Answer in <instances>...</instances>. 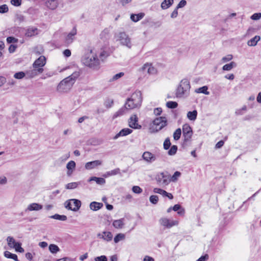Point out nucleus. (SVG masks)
I'll return each mask as SVG.
<instances>
[{"instance_id":"obj_34","label":"nucleus","mask_w":261,"mask_h":261,"mask_svg":"<svg viewBox=\"0 0 261 261\" xmlns=\"http://www.w3.org/2000/svg\"><path fill=\"white\" fill-rule=\"evenodd\" d=\"M207 89H208L207 87L204 86L200 87L198 89H196L195 92L196 93H201L205 94L206 95H208L210 93H209V92L207 91Z\"/></svg>"},{"instance_id":"obj_7","label":"nucleus","mask_w":261,"mask_h":261,"mask_svg":"<svg viewBox=\"0 0 261 261\" xmlns=\"http://www.w3.org/2000/svg\"><path fill=\"white\" fill-rule=\"evenodd\" d=\"M156 131L160 130L167 125V119L165 117H160L155 119L153 122Z\"/></svg>"},{"instance_id":"obj_58","label":"nucleus","mask_w":261,"mask_h":261,"mask_svg":"<svg viewBox=\"0 0 261 261\" xmlns=\"http://www.w3.org/2000/svg\"><path fill=\"white\" fill-rule=\"evenodd\" d=\"M232 59V56L231 55H228L227 56L223 57V58L222 59V60L224 62H226L230 61Z\"/></svg>"},{"instance_id":"obj_19","label":"nucleus","mask_w":261,"mask_h":261,"mask_svg":"<svg viewBox=\"0 0 261 261\" xmlns=\"http://www.w3.org/2000/svg\"><path fill=\"white\" fill-rule=\"evenodd\" d=\"M103 206L102 203L97 202L95 201H93L90 204V208L91 210L96 211L99 209H100Z\"/></svg>"},{"instance_id":"obj_46","label":"nucleus","mask_w":261,"mask_h":261,"mask_svg":"<svg viewBox=\"0 0 261 261\" xmlns=\"http://www.w3.org/2000/svg\"><path fill=\"white\" fill-rule=\"evenodd\" d=\"M181 173L179 171H175L171 179L172 181H176L177 180V177L180 176Z\"/></svg>"},{"instance_id":"obj_60","label":"nucleus","mask_w":261,"mask_h":261,"mask_svg":"<svg viewBox=\"0 0 261 261\" xmlns=\"http://www.w3.org/2000/svg\"><path fill=\"white\" fill-rule=\"evenodd\" d=\"M124 75V73L123 72H120L119 73H117L113 76V80H116L121 77H122Z\"/></svg>"},{"instance_id":"obj_64","label":"nucleus","mask_w":261,"mask_h":261,"mask_svg":"<svg viewBox=\"0 0 261 261\" xmlns=\"http://www.w3.org/2000/svg\"><path fill=\"white\" fill-rule=\"evenodd\" d=\"M143 261H154V259L153 257L146 255L144 258Z\"/></svg>"},{"instance_id":"obj_36","label":"nucleus","mask_w":261,"mask_h":261,"mask_svg":"<svg viewBox=\"0 0 261 261\" xmlns=\"http://www.w3.org/2000/svg\"><path fill=\"white\" fill-rule=\"evenodd\" d=\"M75 166V162L73 161H70L67 164L66 168L67 170H74Z\"/></svg>"},{"instance_id":"obj_15","label":"nucleus","mask_w":261,"mask_h":261,"mask_svg":"<svg viewBox=\"0 0 261 261\" xmlns=\"http://www.w3.org/2000/svg\"><path fill=\"white\" fill-rule=\"evenodd\" d=\"M76 34V30L73 28L71 31L67 35L65 38V43L69 44L72 42L74 40V36Z\"/></svg>"},{"instance_id":"obj_33","label":"nucleus","mask_w":261,"mask_h":261,"mask_svg":"<svg viewBox=\"0 0 261 261\" xmlns=\"http://www.w3.org/2000/svg\"><path fill=\"white\" fill-rule=\"evenodd\" d=\"M80 75V73L79 71H75L71 75L66 77V79H68V80L72 81L74 83V80L76 79Z\"/></svg>"},{"instance_id":"obj_22","label":"nucleus","mask_w":261,"mask_h":261,"mask_svg":"<svg viewBox=\"0 0 261 261\" xmlns=\"http://www.w3.org/2000/svg\"><path fill=\"white\" fill-rule=\"evenodd\" d=\"M124 218H121L119 220H114L113 223V226L116 228H122L124 225Z\"/></svg>"},{"instance_id":"obj_8","label":"nucleus","mask_w":261,"mask_h":261,"mask_svg":"<svg viewBox=\"0 0 261 261\" xmlns=\"http://www.w3.org/2000/svg\"><path fill=\"white\" fill-rule=\"evenodd\" d=\"M182 134L184 138V142H188L190 140L192 136V130L188 124H185L182 127Z\"/></svg>"},{"instance_id":"obj_31","label":"nucleus","mask_w":261,"mask_h":261,"mask_svg":"<svg viewBox=\"0 0 261 261\" xmlns=\"http://www.w3.org/2000/svg\"><path fill=\"white\" fill-rule=\"evenodd\" d=\"M236 63L234 62H231L229 64H225L222 67L223 70L229 71L233 67L236 66Z\"/></svg>"},{"instance_id":"obj_24","label":"nucleus","mask_w":261,"mask_h":261,"mask_svg":"<svg viewBox=\"0 0 261 261\" xmlns=\"http://www.w3.org/2000/svg\"><path fill=\"white\" fill-rule=\"evenodd\" d=\"M173 0H164L161 4V8L165 10L169 8L173 3Z\"/></svg>"},{"instance_id":"obj_41","label":"nucleus","mask_w":261,"mask_h":261,"mask_svg":"<svg viewBox=\"0 0 261 261\" xmlns=\"http://www.w3.org/2000/svg\"><path fill=\"white\" fill-rule=\"evenodd\" d=\"M165 150H168L169 148H164ZM178 148H170V149L168 151V154L169 155H174L177 150Z\"/></svg>"},{"instance_id":"obj_57","label":"nucleus","mask_w":261,"mask_h":261,"mask_svg":"<svg viewBox=\"0 0 261 261\" xmlns=\"http://www.w3.org/2000/svg\"><path fill=\"white\" fill-rule=\"evenodd\" d=\"M208 255L207 254H205L204 255H202L200 257L197 261H206L208 259Z\"/></svg>"},{"instance_id":"obj_28","label":"nucleus","mask_w":261,"mask_h":261,"mask_svg":"<svg viewBox=\"0 0 261 261\" xmlns=\"http://www.w3.org/2000/svg\"><path fill=\"white\" fill-rule=\"evenodd\" d=\"M50 218L54 219L60 221H66L67 219V217L65 215H60L58 214H56L54 215L49 216Z\"/></svg>"},{"instance_id":"obj_45","label":"nucleus","mask_w":261,"mask_h":261,"mask_svg":"<svg viewBox=\"0 0 261 261\" xmlns=\"http://www.w3.org/2000/svg\"><path fill=\"white\" fill-rule=\"evenodd\" d=\"M132 191L136 194H140L142 192V189L139 186H134L132 188Z\"/></svg>"},{"instance_id":"obj_14","label":"nucleus","mask_w":261,"mask_h":261,"mask_svg":"<svg viewBox=\"0 0 261 261\" xmlns=\"http://www.w3.org/2000/svg\"><path fill=\"white\" fill-rule=\"evenodd\" d=\"M58 5V0H46L45 2V6L52 10H55Z\"/></svg>"},{"instance_id":"obj_62","label":"nucleus","mask_w":261,"mask_h":261,"mask_svg":"<svg viewBox=\"0 0 261 261\" xmlns=\"http://www.w3.org/2000/svg\"><path fill=\"white\" fill-rule=\"evenodd\" d=\"M63 55L66 57H69L71 56V51L68 49H66L64 50Z\"/></svg>"},{"instance_id":"obj_13","label":"nucleus","mask_w":261,"mask_h":261,"mask_svg":"<svg viewBox=\"0 0 261 261\" xmlns=\"http://www.w3.org/2000/svg\"><path fill=\"white\" fill-rule=\"evenodd\" d=\"M102 161L100 160H95L91 162H89L86 163L85 167L87 170H90L94 168L96 166L101 165Z\"/></svg>"},{"instance_id":"obj_5","label":"nucleus","mask_w":261,"mask_h":261,"mask_svg":"<svg viewBox=\"0 0 261 261\" xmlns=\"http://www.w3.org/2000/svg\"><path fill=\"white\" fill-rule=\"evenodd\" d=\"M115 36L117 40L119 41L122 45L131 48L132 46L131 39L125 32H119Z\"/></svg>"},{"instance_id":"obj_43","label":"nucleus","mask_w":261,"mask_h":261,"mask_svg":"<svg viewBox=\"0 0 261 261\" xmlns=\"http://www.w3.org/2000/svg\"><path fill=\"white\" fill-rule=\"evenodd\" d=\"M71 201H72L71 199H69V200L66 201L64 203V206L66 209L73 211V208L71 207Z\"/></svg>"},{"instance_id":"obj_20","label":"nucleus","mask_w":261,"mask_h":261,"mask_svg":"<svg viewBox=\"0 0 261 261\" xmlns=\"http://www.w3.org/2000/svg\"><path fill=\"white\" fill-rule=\"evenodd\" d=\"M260 36L256 35L248 41L247 45L250 46H254L257 44V42L260 40Z\"/></svg>"},{"instance_id":"obj_9","label":"nucleus","mask_w":261,"mask_h":261,"mask_svg":"<svg viewBox=\"0 0 261 261\" xmlns=\"http://www.w3.org/2000/svg\"><path fill=\"white\" fill-rule=\"evenodd\" d=\"M159 221L161 225L167 228H170L172 226L178 224L177 221L170 220L166 218H162L160 219Z\"/></svg>"},{"instance_id":"obj_11","label":"nucleus","mask_w":261,"mask_h":261,"mask_svg":"<svg viewBox=\"0 0 261 261\" xmlns=\"http://www.w3.org/2000/svg\"><path fill=\"white\" fill-rule=\"evenodd\" d=\"M141 70L142 71L147 70L148 73L149 74H155L157 72L156 69L152 66V64L148 63L145 64L142 66Z\"/></svg>"},{"instance_id":"obj_30","label":"nucleus","mask_w":261,"mask_h":261,"mask_svg":"<svg viewBox=\"0 0 261 261\" xmlns=\"http://www.w3.org/2000/svg\"><path fill=\"white\" fill-rule=\"evenodd\" d=\"M12 248H15L16 252L23 253L24 250L21 247V243L20 242H16L14 245H13Z\"/></svg>"},{"instance_id":"obj_1","label":"nucleus","mask_w":261,"mask_h":261,"mask_svg":"<svg viewBox=\"0 0 261 261\" xmlns=\"http://www.w3.org/2000/svg\"><path fill=\"white\" fill-rule=\"evenodd\" d=\"M142 101V97L141 92L139 91H135L132 94L130 98L127 99L124 107L114 113L113 119H114L126 114L129 110L140 108Z\"/></svg>"},{"instance_id":"obj_26","label":"nucleus","mask_w":261,"mask_h":261,"mask_svg":"<svg viewBox=\"0 0 261 261\" xmlns=\"http://www.w3.org/2000/svg\"><path fill=\"white\" fill-rule=\"evenodd\" d=\"M71 200L73 202V204L74 205V207H72L73 211L76 212L81 207L82 203L81 201L77 199H71Z\"/></svg>"},{"instance_id":"obj_63","label":"nucleus","mask_w":261,"mask_h":261,"mask_svg":"<svg viewBox=\"0 0 261 261\" xmlns=\"http://www.w3.org/2000/svg\"><path fill=\"white\" fill-rule=\"evenodd\" d=\"M56 261H73V259L68 257H65L62 258L57 259Z\"/></svg>"},{"instance_id":"obj_40","label":"nucleus","mask_w":261,"mask_h":261,"mask_svg":"<svg viewBox=\"0 0 261 261\" xmlns=\"http://www.w3.org/2000/svg\"><path fill=\"white\" fill-rule=\"evenodd\" d=\"M100 141L96 139H91L88 141V145L96 146L100 145Z\"/></svg>"},{"instance_id":"obj_21","label":"nucleus","mask_w":261,"mask_h":261,"mask_svg":"<svg viewBox=\"0 0 261 261\" xmlns=\"http://www.w3.org/2000/svg\"><path fill=\"white\" fill-rule=\"evenodd\" d=\"M38 34V29L36 28L32 27L29 28L26 33L25 35L28 37H32Z\"/></svg>"},{"instance_id":"obj_52","label":"nucleus","mask_w":261,"mask_h":261,"mask_svg":"<svg viewBox=\"0 0 261 261\" xmlns=\"http://www.w3.org/2000/svg\"><path fill=\"white\" fill-rule=\"evenodd\" d=\"M120 169L117 168H116L113 170H111L110 171V174H111V175H116V174H120L121 176H122V174L121 173H120Z\"/></svg>"},{"instance_id":"obj_17","label":"nucleus","mask_w":261,"mask_h":261,"mask_svg":"<svg viewBox=\"0 0 261 261\" xmlns=\"http://www.w3.org/2000/svg\"><path fill=\"white\" fill-rule=\"evenodd\" d=\"M133 130L129 128H125L121 129L118 134H117L114 137V139H117L120 136H125L132 133Z\"/></svg>"},{"instance_id":"obj_2","label":"nucleus","mask_w":261,"mask_h":261,"mask_svg":"<svg viewBox=\"0 0 261 261\" xmlns=\"http://www.w3.org/2000/svg\"><path fill=\"white\" fill-rule=\"evenodd\" d=\"M82 61L85 66L91 68L97 69L99 68V60L97 58L96 55L92 53V50L84 55Z\"/></svg>"},{"instance_id":"obj_42","label":"nucleus","mask_w":261,"mask_h":261,"mask_svg":"<svg viewBox=\"0 0 261 261\" xmlns=\"http://www.w3.org/2000/svg\"><path fill=\"white\" fill-rule=\"evenodd\" d=\"M7 241L8 242V246L11 248H12L13 246V245H12V243L14 245V244L16 242L13 237L10 236L8 237Z\"/></svg>"},{"instance_id":"obj_27","label":"nucleus","mask_w":261,"mask_h":261,"mask_svg":"<svg viewBox=\"0 0 261 261\" xmlns=\"http://www.w3.org/2000/svg\"><path fill=\"white\" fill-rule=\"evenodd\" d=\"M144 16V14L143 13H140L138 14H132L130 16V18L132 21L134 22H137L139 20H141Z\"/></svg>"},{"instance_id":"obj_61","label":"nucleus","mask_w":261,"mask_h":261,"mask_svg":"<svg viewBox=\"0 0 261 261\" xmlns=\"http://www.w3.org/2000/svg\"><path fill=\"white\" fill-rule=\"evenodd\" d=\"M171 143L169 138H166L164 142V147H170Z\"/></svg>"},{"instance_id":"obj_35","label":"nucleus","mask_w":261,"mask_h":261,"mask_svg":"<svg viewBox=\"0 0 261 261\" xmlns=\"http://www.w3.org/2000/svg\"><path fill=\"white\" fill-rule=\"evenodd\" d=\"M125 239V234L123 233H118L114 238V241L115 243H118L120 240Z\"/></svg>"},{"instance_id":"obj_38","label":"nucleus","mask_w":261,"mask_h":261,"mask_svg":"<svg viewBox=\"0 0 261 261\" xmlns=\"http://www.w3.org/2000/svg\"><path fill=\"white\" fill-rule=\"evenodd\" d=\"M150 202L153 204H156L159 201V197L157 195H151L149 197Z\"/></svg>"},{"instance_id":"obj_25","label":"nucleus","mask_w":261,"mask_h":261,"mask_svg":"<svg viewBox=\"0 0 261 261\" xmlns=\"http://www.w3.org/2000/svg\"><path fill=\"white\" fill-rule=\"evenodd\" d=\"M197 116V112L196 110H194L193 111H189L187 113V117L188 118L192 121H194L196 119Z\"/></svg>"},{"instance_id":"obj_16","label":"nucleus","mask_w":261,"mask_h":261,"mask_svg":"<svg viewBox=\"0 0 261 261\" xmlns=\"http://www.w3.org/2000/svg\"><path fill=\"white\" fill-rule=\"evenodd\" d=\"M173 211L177 212V214L181 216H183L185 214V210L179 204H176L173 206H172Z\"/></svg>"},{"instance_id":"obj_6","label":"nucleus","mask_w":261,"mask_h":261,"mask_svg":"<svg viewBox=\"0 0 261 261\" xmlns=\"http://www.w3.org/2000/svg\"><path fill=\"white\" fill-rule=\"evenodd\" d=\"M73 82L68 80V79H64L58 85L57 91L60 93L68 92L72 87Z\"/></svg>"},{"instance_id":"obj_48","label":"nucleus","mask_w":261,"mask_h":261,"mask_svg":"<svg viewBox=\"0 0 261 261\" xmlns=\"http://www.w3.org/2000/svg\"><path fill=\"white\" fill-rule=\"evenodd\" d=\"M9 9L6 5H3L0 6V13H5L8 11Z\"/></svg>"},{"instance_id":"obj_50","label":"nucleus","mask_w":261,"mask_h":261,"mask_svg":"<svg viewBox=\"0 0 261 261\" xmlns=\"http://www.w3.org/2000/svg\"><path fill=\"white\" fill-rule=\"evenodd\" d=\"M261 18V13H256L253 14L251 16V19L252 20H258Z\"/></svg>"},{"instance_id":"obj_29","label":"nucleus","mask_w":261,"mask_h":261,"mask_svg":"<svg viewBox=\"0 0 261 261\" xmlns=\"http://www.w3.org/2000/svg\"><path fill=\"white\" fill-rule=\"evenodd\" d=\"M103 233L105 236H101V239L107 241H110L112 240L113 234L110 231H103Z\"/></svg>"},{"instance_id":"obj_32","label":"nucleus","mask_w":261,"mask_h":261,"mask_svg":"<svg viewBox=\"0 0 261 261\" xmlns=\"http://www.w3.org/2000/svg\"><path fill=\"white\" fill-rule=\"evenodd\" d=\"M48 249L49 251L53 254L56 253L60 251L59 247L55 244L49 245Z\"/></svg>"},{"instance_id":"obj_18","label":"nucleus","mask_w":261,"mask_h":261,"mask_svg":"<svg viewBox=\"0 0 261 261\" xmlns=\"http://www.w3.org/2000/svg\"><path fill=\"white\" fill-rule=\"evenodd\" d=\"M42 208H43L42 205L39 204V203H33L32 204H30L28 206L26 211H27V210H29L30 211H38V210H41Z\"/></svg>"},{"instance_id":"obj_49","label":"nucleus","mask_w":261,"mask_h":261,"mask_svg":"<svg viewBox=\"0 0 261 261\" xmlns=\"http://www.w3.org/2000/svg\"><path fill=\"white\" fill-rule=\"evenodd\" d=\"M113 103V100L109 99L105 101L104 105L107 108H110L112 106Z\"/></svg>"},{"instance_id":"obj_56","label":"nucleus","mask_w":261,"mask_h":261,"mask_svg":"<svg viewBox=\"0 0 261 261\" xmlns=\"http://www.w3.org/2000/svg\"><path fill=\"white\" fill-rule=\"evenodd\" d=\"M7 41L8 43H11L12 42H17L18 39L13 37H8L7 38Z\"/></svg>"},{"instance_id":"obj_53","label":"nucleus","mask_w":261,"mask_h":261,"mask_svg":"<svg viewBox=\"0 0 261 261\" xmlns=\"http://www.w3.org/2000/svg\"><path fill=\"white\" fill-rule=\"evenodd\" d=\"M11 4L14 6L18 7L21 4V0H11Z\"/></svg>"},{"instance_id":"obj_44","label":"nucleus","mask_w":261,"mask_h":261,"mask_svg":"<svg viewBox=\"0 0 261 261\" xmlns=\"http://www.w3.org/2000/svg\"><path fill=\"white\" fill-rule=\"evenodd\" d=\"M77 187V184L76 183V182H70L69 184H67L66 185V188L67 189H73L76 188Z\"/></svg>"},{"instance_id":"obj_51","label":"nucleus","mask_w":261,"mask_h":261,"mask_svg":"<svg viewBox=\"0 0 261 261\" xmlns=\"http://www.w3.org/2000/svg\"><path fill=\"white\" fill-rule=\"evenodd\" d=\"M95 261H108V258L105 255H101L96 257L94 258Z\"/></svg>"},{"instance_id":"obj_59","label":"nucleus","mask_w":261,"mask_h":261,"mask_svg":"<svg viewBox=\"0 0 261 261\" xmlns=\"http://www.w3.org/2000/svg\"><path fill=\"white\" fill-rule=\"evenodd\" d=\"M16 48H17V45H14V44L10 45L9 47V49H8L9 53H14L15 51Z\"/></svg>"},{"instance_id":"obj_54","label":"nucleus","mask_w":261,"mask_h":261,"mask_svg":"<svg viewBox=\"0 0 261 261\" xmlns=\"http://www.w3.org/2000/svg\"><path fill=\"white\" fill-rule=\"evenodd\" d=\"M187 4V2L186 0H181L179 2L178 4L176 7V9L181 8L184 7Z\"/></svg>"},{"instance_id":"obj_39","label":"nucleus","mask_w":261,"mask_h":261,"mask_svg":"<svg viewBox=\"0 0 261 261\" xmlns=\"http://www.w3.org/2000/svg\"><path fill=\"white\" fill-rule=\"evenodd\" d=\"M178 104L176 102L170 101L166 103V106L168 108L175 109L177 108Z\"/></svg>"},{"instance_id":"obj_10","label":"nucleus","mask_w":261,"mask_h":261,"mask_svg":"<svg viewBox=\"0 0 261 261\" xmlns=\"http://www.w3.org/2000/svg\"><path fill=\"white\" fill-rule=\"evenodd\" d=\"M129 126L135 129H140L141 125L138 124V118L136 115H132L128 120Z\"/></svg>"},{"instance_id":"obj_47","label":"nucleus","mask_w":261,"mask_h":261,"mask_svg":"<svg viewBox=\"0 0 261 261\" xmlns=\"http://www.w3.org/2000/svg\"><path fill=\"white\" fill-rule=\"evenodd\" d=\"M24 76H25V73L22 71H20V72H18L15 73L14 77L17 79H21Z\"/></svg>"},{"instance_id":"obj_3","label":"nucleus","mask_w":261,"mask_h":261,"mask_svg":"<svg viewBox=\"0 0 261 261\" xmlns=\"http://www.w3.org/2000/svg\"><path fill=\"white\" fill-rule=\"evenodd\" d=\"M191 86L187 79L182 80L176 90L175 95L177 98L187 97L190 92Z\"/></svg>"},{"instance_id":"obj_37","label":"nucleus","mask_w":261,"mask_h":261,"mask_svg":"<svg viewBox=\"0 0 261 261\" xmlns=\"http://www.w3.org/2000/svg\"><path fill=\"white\" fill-rule=\"evenodd\" d=\"M181 134V130L180 128L176 129L173 134V138L174 140H178L180 138Z\"/></svg>"},{"instance_id":"obj_12","label":"nucleus","mask_w":261,"mask_h":261,"mask_svg":"<svg viewBox=\"0 0 261 261\" xmlns=\"http://www.w3.org/2000/svg\"><path fill=\"white\" fill-rule=\"evenodd\" d=\"M143 159L147 162L151 163L156 160L154 154L149 151H145L142 155Z\"/></svg>"},{"instance_id":"obj_4","label":"nucleus","mask_w":261,"mask_h":261,"mask_svg":"<svg viewBox=\"0 0 261 261\" xmlns=\"http://www.w3.org/2000/svg\"><path fill=\"white\" fill-rule=\"evenodd\" d=\"M46 63V59L44 56H40L37 59L33 64V67L34 69L31 71V76H34L38 73H41L43 69L42 67L45 65Z\"/></svg>"},{"instance_id":"obj_23","label":"nucleus","mask_w":261,"mask_h":261,"mask_svg":"<svg viewBox=\"0 0 261 261\" xmlns=\"http://www.w3.org/2000/svg\"><path fill=\"white\" fill-rule=\"evenodd\" d=\"M4 254L6 258L13 259L15 261H19L16 254H13L8 251H5Z\"/></svg>"},{"instance_id":"obj_55","label":"nucleus","mask_w":261,"mask_h":261,"mask_svg":"<svg viewBox=\"0 0 261 261\" xmlns=\"http://www.w3.org/2000/svg\"><path fill=\"white\" fill-rule=\"evenodd\" d=\"M96 182L98 185H103L106 183V180L103 177H98Z\"/></svg>"}]
</instances>
